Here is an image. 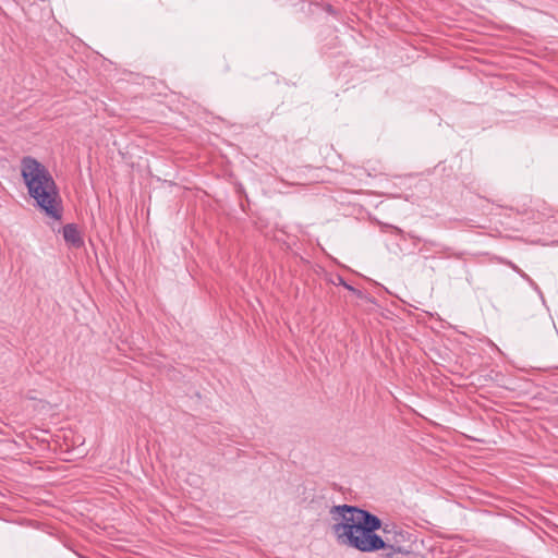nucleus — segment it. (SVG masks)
<instances>
[{
    "label": "nucleus",
    "mask_w": 558,
    "mask_h": 558,
    "mask_svg": "<svg viewBox=\"0 0 558 558\" xmlns=\"http://www.w3.org/2000/svg\"><path fill=\"white\" fill-rule=\"evenodd\" d=\"M330 513L335 521L332 532L339 544L362 553L377 551L383 545L376 531H383L385 523L377 515L349 505L333 506Z\"/></svg>",
    "instance_id": "obj_1"
},
{
    "label": "nucleus",
    "mask_w": 558,
    "mask_h": 558,
    "mask_svg": "<svg viewBox=\"0 0 558 558\" xmlns=\"http://www.w3.org/2000/svg\"><path fill=\"white\" fill-rule=\"evenodd\" d=\"M21 174L36 205L52 219H61L59 192L48 169L33 157L21 161Z\"/></svg>",
    "instance_id": "obj_2"
},
{
    "label": "nucleus",
    "mask_w": 558,
    "mask_h": 558,
    "mask_svg": "<svg viewBox=\"0 0 558 558\" xmlns=\"http://www.w3.org/2000/svg\"><path fill=\"white\" fill-rule=\"evenodd\" d=\"M380 536L383 545L378 547V550L397 546H403V548L414 547L413 534L395 523H385L383 526V535Z\"/></svg>",
    "instance_id": "obj_3"
},
{
    "label": "nucleus",
    "mask_w": 558,
    "mask_h": 558,
    "mask_svg": "<svg viewBox=\"0 0 558 558\" xmlns=\"http://www.w3.org/2000/svg\"><path fill=\"white\" fill-rule=\"evenodd\" d=\"M62 234L64 241L73 247H81L84 244L81 233L74 223L65 225L62 229Z\"/></svg>",
    "instance_id": "obj_4"
},
{
    "label": "nucleus",
    "mask_w": 558,
    "mask_h": 558,
    "mask_svg": "<svg viewBox=\"0 0 558 558\" xmlns=\"http://www.w3.org/2000/svg\"><path fill=\"white\" fill-rule=\"evenodd\" d=\"M385 550V558H403L413 553V548H403V546L381 548Z\"/></svg>",
    "instance_id": "obj_5"
},
{
    "label": "nucleus",
    "mask_w": 558,
    "mask_h": 558,
    "mask_svg": "<svg viewBox=\"0 0 558 558\" xmlns=\"http://www.w3.org/2000/svg\"><path fill=\"white\" fill-rule=\"evenodd\" d=\"M343 287L349 290L350 292L354 293L355 295H357L359 298L362 296V292L357 289H355L354 287H352L351 284L347 283V282H343Z\"/></svg>",
    "instance_id": "obj_6"
},
{
    "label": "nucleus",
    "mask_w": 558,
    "mask_h": 558,
    "mask_svg": "<svg viewBox=\"0 0 558 558\" xmlns=\"http://www.w3.org/2000/svg\"><path fill=\"white\" fill-rule=\"evenodd\" d=\"M513 268H514V269L520 274V276H521L522 278H524V279H525V280H527L529 282L533 283V282H532V280H531V278H530L526 274H524L523 271H521V270H520V269H518L517 267H513Z\"/></svg>",
    "instance_id": "obj_7"
},
{
    "label": "nucleus",
    "mask_w": 558,
    "mask_h": 558,
    "mask_svg": "<svg viewBox=\"0 0 558 558\" xmlns=\"http://www.w3.org/2000/svg\"><path fill=\"white\" fill-rule=\"evenodd\" d=\"M343 282H345L342 278H339V283L343 286Z\"/></svg>",
    "instance_id": "obj_8"
}]
</instances>
